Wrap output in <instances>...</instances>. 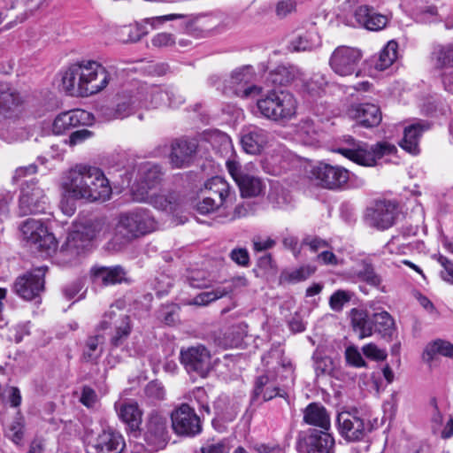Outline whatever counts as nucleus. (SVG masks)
<instances>
[{"label":"nucleus","instance_id":"obj_53","mask_svg":"<svg viewBox=\"0 0 453 453\" xmlns=\"http://www.w3.org/2000/svg\"><path fill=\"white\" fill-rule=\"evenodd\" d=\"M326 85L325 77L321 74H314L303 82V90L312 96H319Z\"/></svg>","mask_w":453,"mask_h":453},{"label":"nucleus","instance_id":"obj_9","mask_svg":"<svg viewBox=\"0 0 453 453\" xmlns=\"http://www.w3.org/2000/svg\"><path fill=\"white\" fill-rule=\"evenodd\" d=\"M172 428L177 435L194 437L202 432V423L194 408L182 403L171 413Z\"/></svg>","mask_w":453,"mask_h":453},{"label":"nucleus","instance_id":"obj_39","mask_svg":"<svg viewBox=\"0 0 453 453\" xmlns=\"http://www.w3.org/2000/svg\"><path fill=\"white\" fill-rule=\"evenodd\" d=\"M350 319L353 329L363 339L372 334V320L368 318L365 311L360 309H352L350 311Z\"/></svg>","mask_w":453,"mask_h":453},{"label":"nucleus","instance_id":"obj_20","mask_svg":"<svg viewBox=\"0 0 453 453\" xmlns=\"http://www.w3.org/2000/svg\"><path fill=\"white\" fill-rule=\"evenodd\" d=\"M141 102L138 88L134 90H125L117 96L115 107L102 109V114L107 120L124 119L132 114L136 108H142Z\"/></svg>","mask_w":453,"mask_h":453},{"label":"nucleus","instance_id":"obj_26","mask_svg":"<svg viewBox=\"0 0 453 453\" xmlns=\"http://www.w3.org/2000/svg\"><path fill=\"white\" fill-rule=\"evenodd\" d=\"M90 119V113L87 111L75 109L59 114L53 122V131L56 134L64 133L79 125H85Z\"/></svg>","mask_w":453,"mask_h":453},{"label":"nucleus","instance_id":"obj_59","mask_svg":"<svg viewBox=\"0 0 453 453\" xmlns=\"http://www.w3.org/2000/svg\"><path fill=\"white\" fill-rule=\"evenodd\" d=\"M123 33L127 35V38L125 40V42H135L140 41L147 34V31L145 27L136 24L126 27L123 29Z\"/></svg>","mask_w":453,"mask_h":453},{"label":"nucleus","instance_id":"obj_19","mask_svg":"<svg viewBox=\"0 0 453 453\" xmlns=\"http://www.w3.org/2000/svg\"><path fill=\"white\" fill-rule=\"evenodd\" d=\"M180 361L187 371L204 378L211 369L210 351L203 345L192 346L180 350Z\"/></svg>","mask_w":453,"mask_h":453},{"label":"nucleus","instance_id":"obj_60","mask_svg":"<svg viewBox=\"0 0 453 453\" xmlns=\"http://www.w3.org/2000/svg\"><path fill=\"white\" fill-rule=\"evenodd\" d=\"M349 301V296L346 291L337 290L331 296L329 304L332 310L339 311L342 309L343 305Z\"/></svg>","mask_w":453,"mask_h":453},{"label":"nucleus","instance_id":"obj_8","mask_svg":"<svg viewBox=\"0 0 453 453\" xmlns=\"http://www.w3.org/2000/svg\"><path fill=\"white\" fill-rule=\"evenodd\" d=\"M85 202H105L112 194L109 180L104 172L96 167L86 165Z\"/></svg>","mask_w":453,"mask_h":453},{"label":"nucleus","instance_id":"obj_45","mask_svg":"<svg viewBox=\"0 0 453 453\" xmlns=\"http://www.w3.org/2000/svg\"><path fill=\"white\" fill-rule=\"evenodd\" d=\"M372 325L375 332L383 336H391L394 331L395 321L388 312L382 311L372 315Z\"/></svg>","mask_w":453,"mask_h":453},{"label":"nucleus","instance_id":"obj_17","mask_svg":"<svg viewBox=\"0 0 453 453\" xmlns=\"http://www.w3.org/2000/svg\"><path fill=\"white\" fill-rule=\"evenodd\" d=\"M101 329H107L110 326L114 327L113 334L111 337V344L113 347L121 346L128 338L132 331L131 319L129 316L124 313H117L113 306L104 315L99 325Z\"/></svg>","mask_w":453,"mask_h":453},{"label":"nucleus","instance_id":"obj_41","mask_svg":"<svg viewBox=\"0 0 453 453\" xmlns=\"http://www.w3.org/2000/svg\"><path fill=\"white\" fill-rule=\"evenodd\" d=\"M321 44L319 35L315 32H306L293 38L289 42V50L291 51H305L312 50Z\"/></svg>","mask_w":453,"mask_h":453},{"label":"nucleus","instance_id":"obj_16","mask_svg":"<svg viewBox=\"0 0 453 453\" xmlns=\"http://www.w3.org/2000/svg\"><path fill=\"white\" fill-rule=\"evenodd\" d=\"M254 73L250 66L234 70L226 81V90L236 96L248 98L261 93L262 88L253 84Z\"/></svg>","mask_w":453,"mask_h":453},{"label":"nucleus","instance_id":"obj_10","mask_svg":"<svg viewBox=\"0 0 453 453\" xmlns=\"http://www.w3.org/2000/svg\"><path fill=\"white\" fill-rule=\"evenodd\" d=\"M339 434L348 441H360L372 431L369 419L349 411L342 412L337 417Z\"/></svg>","mask_w":453,"mask_h":453},{"label":"nucleus","instance_id":"obj_57","mask_svg":"<svg viewBox=\"0 0 453 453\" xmlns=\"http://www.w3.org/2000/svg\"><path fill=\"white\" fill-rule=\"evenodd\" d=\"M364 355L374 361H382L387 358V351L383 349H380L373 343H368L362 348Z\"/></svg>","mask_w":453,"mask_h":453},{"label":"nucleus","instance_id":"obj_29","mask_svg":"<svg viewBox=\"0 0 453 453\" xmlns=\"http://www.w3.org/2000/svg\"><path fill=\"white\" fill-rule=\"evenodd\" d=\"M81 64L77 63L69 66L62 76L63 89L72 96L86 97L84 82L81 79Z\"/></svg>","mask_w":453,"mask_h":453},{"label":"nucleus","instance_id":"obj_27","mask_svg":"<svg viewBox=\"0 0 453 453\" xmlns=\"http://www.w3.org/2000/svg\"><path fill=\"white\" fill-rule=\"evenodd\" d=\"M355 18L359 25L371 31H380L386 27L388 18L378 13L373 8L362 5L355 11Z\"/></svg>","mask_w":453,"mask_h":453},{"label":"nucleus","instance_id":"obj_25","mask_svg":"<svg viewBox=\"0 0 453 453\" xmlns=\"http://www.w3.org/2000/svg\"><path fill=\"white\" fill-rule=\"evenodd\" d=\"M431 125L425 120H418L406 127L400 146L407 152L417 155L419 153V140L424 132L429 130Z\"/></svg>","mask_w":453,"mask_h":453},{"label":"nucleus","instance_id":"obj_58","mask_svg":"<svg viewBox=\"0 0 453 453\" xmlns=\"http://www.w3.org/2000/svg\"><path fill=\"white\" fill-rule=\"evenodd\" d=\"M436 260L443 268L441 272L442 280L453 285V261L442 255H438Z\"/></svg>","mask_w":453,"mask_h":453},{"label":"nucleus","instance_id":"obj_15","mask_svg":"<svg viewBox=\"0 0 453 453\" xmlns=\"http://www.w3.org/2000/svg\"><path fill=\"white\" fill-rule=\"evenodd\" d=\"M398 208L391 201H377L366 209L365 221L368 226L379 230L391 227L397 218Z\"/></svg>","mask_w":453,"mask_h":453},{"label":"nucleus","instance_id":"obj_21","mask_svg":"<svg viewBox=\"0 0 453 453\" xmlns=\"http://www.w3.org/2000/svg\"><path fill=\"white\" fill-rule=\"evenodd\" d=\"M86 165L80 164L67 171L62 179L64 196L72 200L85 201Z\"/></svg>","mask_w":453,"mask_h":453},{"label":"nucleus","instance_id":"obj_24","mask_svg":"<svg viewBox=\"0 0 453 453\" xmlns=\"http://www.w3.org/2000/svg\"><path fill=\"white\" fill-rule=\"evenodd\" d=\"M197 149L195 140H178L173 142L170 163L173 167L183 168L190 165Z\"/></svg>","mask_w":453,"mask_h":453},{"label":"nucleus","instance_id":"obj_38","mask_svg":"<svg viewBox=\"0 0 453 453\" xmlns=\"http://www.w3.org/2000/svg\"><path fill=\"white\" fill-rule=\"evenodd\" d=\"M437 355L453 358V344L441 339L433 341L426 346L423 351V359L425 362L430 363Z\"/></svg>","mask_w":453,"mask_h":453},{"label":"nucleus","instance_id":"obj_61","mask_svg":"<svg viewBox=\"0 0 453 453\" xmlns=\"http://www.w3.org/2000/svg\"><path fill=\"white\" fill-rule=\"evenodd\" d=\"M229 257L238 265L247 267L250 265V255L245 248L234 249Z\"/></svg>","mask_w":453,"mask_h":453},{"label":"nucleus","instance_id":"obj_54","mask_svg":"<svg viewBox=\"0 0 453 453\" xmlns=\"http://www.w3.org/2000/svg\"><path fill=\"white\" fill-rule=\"evenodd\" d=\"M346 362L354 367H366L367 364L363 358L360 351L355 346H349L345 349Z\"/></svg>","mask_w":453,"mask_h":453},{"label":"nucleus","instance_id":"obj_2","mask_svg":"<svg viewBox=\"0 0 453 453\" xmlns=\"http://www.w3.org/2000/svg\"><path fill=\"white\" fill-rule=\"evenodd\" d=\"M156 220L150 211L139 208L119 216L112 242L120 248L130 241L156 229Z\"/></svg>","mask_w":453,"mask_h":453},{"label":"nucleus","instance_id":"obj_64","mask_svg":"<svg viewBox=\"0 0 453 453\" xmlns=\"http://www.w3.org/2000/svg\"><path fill=\"white\" fill-rule=\"evenodd\" d=\"M202 453H227L228 448L225 441L207 443L201 448Z\"/></svg>","mask_w":453,"mask_h":453},{"label":"nucleus","instance_id":"obj_23","mask_svg":"<svg viewBox=\"0 0 453 453\" xmlns=\"http://www.w3.org/2000/svg\"><path fill=\"white\" fill-rule=\"evenodd\" d=\"M125 447L122 434L111 428H107L96 436L90 449L94 453H122Z\"/></svg>","mask_w":453,"mask_h":453},{"label":"nucleus","instance_id":"obj_7","mask_svg":"<svg viewBox=\"0 0 453 453\" xmlns=\"http://www.w3.org/2000/svg\"><path fill=\"white\" fill-rule=\"evenodd\" d=\"M226 168L238 185L242 197H255L264 192L265 184L248 167H242L238 162L229 160L226 162Z\"/></svg>","mask_w":453,"mask_h":453},{"label":"nucleus","instance_id":"obj_46","mask_svg":"<svg viewBox=\"0 0 453 453\" xmlns=\"http://www.w3.org/2000/svg\"><path fill=\"white\" fill-rule=\"evenodd\" d=\"M65 245L67 251L73 255L79 256L88 250L91 243L81 232L76 229L69 234Z\"/></svg>","mask_w":453,"mask_h":453},{"label":"nucleus","instance_id":"obj_48","mask_svg":"<svg viewBox=\"0 0 453 453\" xmlns=\"http://www.w3.org/2000/svg\"><path fill=\"white\" fill-rule=\"evenodd\" d=\"M226 205L219 203L215 197L211 196L203 195V197L196 203V211L201 215H207L219 211L225 212Z\"/></svg>","mask_w":453,"mask_h":453},{"label":"nucleus","instance_id":"obj_5","mask_svg":"<svg viewBox=\"0 0 453 453\" xmlns=\"http://www.w3.org/2000/svg\"><path fill=\"white\" fill-rule=\"evenodd\" d=\"M363 58L360 49L346 45L338 46L332 52L329 65L333 72L342 77L358 76L359 65Z\"/></svg>","mask_w":453,"mask_h":453},{"label":"nucleus","instance_id":"obj_33","mask_svg":"<svg viewBox=\"0 0 453 453\" xmlns=\"http://www.w3.org/2000/svg\"><path fill=\"white\" fill-rule=\"evenodd\" d=\"M302 75L303 73L296 66L280 65L269 72L266 81L274 86H287Z\"/></svg>","mask_w":453,"mask_h":453},{"label":"nucleus","instance_id":"obj_52","mask_svg":"<svg viewBox=\"0 0 453 453\" xmlns=\"http://www.w3.org/2000/svg\"><path fill=\"white\" fill-rule=\"evenodd\" d=\"M251 206L249 203L238 204L232 213L220 212L217 215L216 220L219 223H226L237 219L248 216L251 212Z\"/></svg>","mask_w":453,"mask_h":453},{"label":"nucleus","instance_id":"obj_32","mask_svg":"<svg viewBox=\"0 0 453 453\" xmlns=\"http://www.w3.org/2000/svg\"><path fill=\"white\" fill-rule=\"evenodd\" d=\"M119 419L132 431H136L142 424V412L135 402H125L116 405Z\"/></svg>","mask_w":453,"mask_h":453},{"label":"nucleus","instance_id":"obj_13","mask_svg":"<svg viewBox=\"0 0 453 453\" xmlns=\"http://www.w3.org/2000/svg\"><path fill=\"white\" fill-rule=\"evenodd\" d=\"M296 449L300 453H334V439L326 432L309 429L298 435Z\"/></svg>","mask_w":453,"mask_h":453},{"label":"nucleus","instance_id":"obj_63","mask_svg":"<svg viewBox=\"0 0 453 453\" xmlns=\"http://www.w3.org/2000/svg\"><path fill=\"white\" fill-rule=\"evenodd\" d=\"M332 367L333 362L329 357H319L315 360L314 369L318 376L330 373Z\"/></svg>","mask_w":453,"mask_h":453},{"label":"nucleus","instance_id":"obj_49","mask_svg":"<svg viewBox=\"0 0 453 453\" xmlns=\"http://www.w3.org/2000/svg\"><path fill=\"white\" fill-rule=\"evenodd\" d=\"M81 232L86 239L91 243V241L100 235L104 231V222L100 219H93L86 221L77 228Z\"/></svg>","mask_w":453,"mask_h":453},{"label":"nucleus","instance_id":"obj_51","mask_svg":"<svg viewBox=\"0 0 453 453\" xmlns=\"http://www.w3.org/2000/svg\"><path fill=\"white\" fill-rule=\"evenodd\" d=\"M102 339L100 336H92L87 340L86 349L83 353V357L86 361H96L101 357L103 353V349L100 347Z\"/></svg>","mask_w":453,"mask_h":453},{"label":"nucleus","instance_id":"obj_12","mask_svg":"<svg viewBox=\"0 0 453 453\" xmlns=\"http://www.w3.org/2000/svg\"><path fill=\"white\" fill-rule=\"evenodd\" d=\"M47 267L41 266L17 277L13 283L14 292L25 300H32L44 290Z\"/></svg>","mask_w":453,"mask_h":453},{"label":"nucleus","instance_id":"obj_18","mask_svg":"<svg viewBox=\"0 0 453 453\" xmlns=\"http://www.w3.org/2000/svg\"><path fill=\"white\" fill-rule=\"evenodd\" d=\"M47 198L43 189L35 182H27L22 188L19 197V211L20 216L37 214L45 211Z\"/></svg>","mask_w":453,"mask_h":453},{"label":"nucleus","instance_id":"obj_34","mask_svg":"<svg viewBox=\"0 0 453 453\" xmlns=\"http://www.w3.org/2000/svg\"><path fill=\"white\" fill-rule=\"evenodd\" d=\"M303 422L319 426L324 430L330 427V417L326 408L320 403H311L303 410Z\"/></svg>","mask_w":453,"mask_h":453},{"label":"nucleus","instance_id":"obj_55","mask_svg":"<svg viewBox=\"0 0 453 453\" xmlns=\"http://www.w3.org/2000/svg\"><path fill=\"white\" fill-rule=\"evenodd\" d=\"M144 392L145 395L152 402L163 400L165 395L164 387L158 381L149 382Z\"/></svg>","mask_w":453,"mask_h":453},{"label":"nucleus","instance_id":"obj_42","mask_svg":"<svg viewBox=\"0 0 453 453\" xmlns=\"http://www.w3.org/2000/svg\"><path fill=\"white\" fill-rule=\"evenodd\" d=\"M176 202V196L173 193L157 192L154 190L148 194V199L142 203H147L154 208L161 211H172Z\"/></svg>","mask_w":453,"mask_h":453},{"label":"nucleus","instance_id":"obj_22","mask_svg":"<svg viewBox=\"0 0 453 453\" xmlns=\"http://www.w3.org/2000/svg\"><path fill=\"white\" fill-rule=\"evenodd\" d=\"M145 441L154 449L165 447L168 440L167 418L157 413L151 412L146 423Z\"/></svg>","mask_w":453,"mask_h":453},{"label":"nucleus","instance_id":"obj_28","mask_svg":"<svg viewBox=\"0 0 453 453\" xmlns=\"http://www.w3.org/2000/svg\"><path fill=\"white\" fill-rule=\"evenodd\" d=\"M268 141V133L257 127H250L243 131L241 144L246 153L258 154Z\"/></svg>","mask_w":453,"mask_h":453},{"label":"nucleus","instance_id":"obj_50","mask_svg":"<svg viewBox=\"0 0 453 453\" xmlns=\"http://www.w3.org/2000/svg\"><path fill=\"white\" fill-rule=\"evenodd\" d=\"M232 292L231 288H217L212 291L202 292L198 294L191 302L196 305H207Z\"/></svg>","mask_w":453,"mask_h":453},{"label":"nucleus","instance_id":"obj_14","mask_svg":"<svg viewBox=\"0 0 453 453\" xmlns=\"http://www.w3.org/2000/svg\"><path fill=\"white\" fill-rule=\"evenodd\" d=\"M80 64L82 71L80 75L83 79L86 97L97 94L107 87L111 75L101 64L90 60Z\"/></svg>","mask_w":453,"mask_h":453},{"label":"nucleus","instance_id":"obj_40","mask_svg":"<svg viewBox=\"0 0 453 453\" xmlns=\"http://www.w3.org/2000/svg\"><path fill=\"white\" fill-rule=\"evenodd\" d=\"M432 60L437 69H453V43L435 45Z\"/></svg>","mask_w":453,"mask_h":453},{"label":"nucleus","instance_id":"obj_35","mask_svg":"<svg viewBox=\"0 0 453 453\" xmlns=\"http://www.w3.org/2000/svg\"><path fill=\"white\" fill-rule=\"evenodd\" d=\"M282 390L275 381H271L268 375L258 377L255 382L252 401L262 397L264 402L272 400L276 396L283 397Z\"/></svg>","mask_w":453,"mask_h":453},{"label":"nucleus","instance_id":"obj_47","mask_svg":"<svg viewBox=\"0 0 453 453\" xmlns=\"http://www.w3.org/2000/svg\"><path fill=\"white\" fill-rule=\"evenodd\" d=\"M20 103L19 95L8 83L0 82V110H10Z\"/></svg>","mask_w":453,"mask_h":453},{"label":"nucleus","instance_id":"obj_6","mask_svg":"<svg viewBox=\"0 0 453 453\" xmlns=\"http://www.w3.org/2000/svg\"><path fill=\"white\" fill-rule=\"evenodd\" d=\"M20 230L32 249L46 254L56 250L57 242L54 235L49 233L41 220L28 219L23 223Z\"/></svg>","mask_w":453,"mask_h":453},{"label":"nucleus","instance_id":"obj_43","mask_svg":"<svg viewBox=\"0 0 453 453\" xmlns=\"http://www.w3.org/2000/svg\"><path fill=\"white\" fill-rule=\"evenodd\" d=\"M398 44L395 41H389L380 50L374 67L378 71H384L393 65L397 58Z\"/></svg>","mask_w":453,"mask_h":453},{"label":"nucleus","instance_id":"obj_1","mask_svg":"<svg viewBox=\"0 0 453 453\" xmlns=\"http://www.w3.org/2000/svg\"><path fill=\"white\" fill-rule=\"evenodd\" d=\"M298 102L288 90L271 89L257 101L258 113L267 120L286 123L296 117Z\"/></svg>","mask_w":453,"mask_h":453},{"label":"nucleus","instance_id":"obj_37","mask_svg":"<svg viewBox=\"0 0 453 453\" xmlns=\"http://www.w3.org/2000/svg\"><path fill=\"white\" fill-rule=\"evenodd\" d=\"M94 281L104 286L121 283L125 279V273L120 266L95 267L92 269Z\"/></svg>","mask_w":453,"mask_h":453},{"label":"nucleus","instance_id":"obj_4","mask_svg":"<svg viewBox=\"0 0 453 453\" xmlns=\"http://www.w3.org/2000/svg\"><path fill=\"white\" fill-rule=\"evenodd\" d=\"M161 167L151 162H142L137 165L134 182L130 187V195L134 202L148 199V194L157 190L161 184Z\"/></svg>","mask_w":453,"mask_h":453},{"label":"nucleus","instance_id":"obj_62","mask_svg":"<svg viewBox=\"0 0 453 453\" xmlns=\"http://www.w3.org/2000/svg\"><path fill=\"white\" fill-rule=\"evenodd\" d=\"M23 425L19 418H15L8 426V434L15 443H19L23 438Z\"/></svg>","mask_w":453,"mask_h":453},{"label":"nucleus","instance_id":"obj_31","mask_svg":"<svg viewBox=\"0 0 453 453\" xmlns=\"http://www.w3.org/2000/svg\"><path fill=\"white\" fill-rule=\"evenodd\" d=\"M204 188L205 196H211L226 206L232 203L234 192L231 191L229 184L223 178L212 177L205 183Z\"/></svg>","mask_w":453,"mask_h":453},{"label":"nucleus","instance_id":"obj_36","mask_svg":"<svg viewBox=\"0 0 453 453\" xmlns=\"http://www.w3.org/2000/svg\"><path fill=\"white\" fill-rule=\"evenodd\" d=\"M142 108H157L165 104V91L158 86L142 85L138 88Z\"/></svg>","mask_w":453,"mask_h":453},{"label":"nucleus","instance_id":"obj_30","mask_svg":"<svg viewBox=\"0 0 453 453\" xmlns=\"http://www.w3.org/2000/svg\"><path fill=\"white\" fill-rule=\"evenodd\" d=\"M349 114L365 127H375L381 121V113L379 107L372 104L353 105Z\"/></svg>","mask_w":453,"mask_h":453},{"label":"nucleus","instance_id":"obj_44","mask_svg":"<svg viewBox=\"0 0 453 453\" xmlns=\"http://www.w3.org/2000/svg\"><path fill=\"white\" fill-rule=\"evenodd\" d=\"M355 273L360 280L366 282L372 287L380 288L382 292H386L385 288L381 287V277L376 273L373 266L371 264L363 261L359 265V268L357 269Z\"/></svg>","mask_w":453,"mask_h":453},{"label":"nucleus","instance_id":"obj_3","mask_svg":"<svg viewBox=\"0 0 453 453\" xmlns=\"http://www.w3.org/2000/svg\"><path fill=\"white\" fill-rule=\"evenodd\" d=\"M344 141L347 147H339L335 151L353 162L365 166L374 165L377 159L381 158L385 155H390L395 150V147L388 142H380L375 145L369 146L366 143L357 142L351 136L344 137Z\"/></svg>","mask_w":453,"mask_h":453},{"label":"nucleus","instance_id":"obj_11","mask_svg":"<svg viewBox=\"0 0 453 453\" xmlns=\"http://www.w3.org/2000/svg\"><path fill=\"white\" fill-rule=\"evenodd\" d=\"M311 178L322 188L336 190L348 183L349 172L342 166L319 163L312 167Z\"/></svg>","mask_w":453,"mask_h":453},{"label":"nucleus","instance_id":"obj_56","mask_svg":"<svg viewBox=\"0 0 453 453\" xmlns=\"http://www.w3.org/2000/svg\"><path fill=\"white\" fill-rule=\"evenodd\" d=\"M299 135L303 137V141L306 144H313L317 139L316 132L313 128V122L311 119L302 121L300 125Z\"/></svg>","mask_w":453,"mask_h":453}]
</instances>
